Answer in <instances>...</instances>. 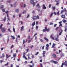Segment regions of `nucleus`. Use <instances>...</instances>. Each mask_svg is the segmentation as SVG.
<instances>
[{"label":"nucleus","mask_w":67,"mask_h":67,"mask_svg":"<svg viewBox=\"0 0 67 67\" xmlns=\"http://www.w3.org/2000/svg\"><path fill=\"white\" fill-rule=\"evenodd\" d=\"M32 19L33 21H35L36 20H38L40 19V17L38 15H37V16L35 15L32 17Z\"/></svg>","instance_id":"nucleus-1"},{"label":"nucleus","mask_w":67,"mask_h":67,"mask_svg":"<svg viewBox=\"0 0 67 67\" xmlns=\"http://www.w3.org/2000/svg\"><path fill=\"white\" fill-rule=\"evenodd\" d=\"M30 3L31 4H32L33 6L34 7L36 3L35 2H34V0H31L30 1Z\"/></svg>","instance_id":"nucleus-2"},{"label":"nucleus","mask_w":67,"mask_h":67,"mask_svg":"<svg viewBox=\"0 0 67 67\" xmlns=\"http://www.w3.org/2000/svg\"><path fill=\"white\" fill-rule=\"evenodd\" d=\"M1 29L3 33H4L5 32V30H6L5 28L2 27Z\"/></svg>","instance_id":"nucleus-3"},{"label":"nucleus","mask_w":67,"mask_h":67,"mask_svg":"<svg viewBox=\"0 0 67 67\" xmlns=\"http://www.w3.org/2000/svg\"><path fill=\"white\" fill-rule=\"evenodd\" d=\"M57 37H56V38H55V40H56V41H58V37H59V36H58V35H57Z\"/></svg>","instance_id":"nucleus-4"},{"label":"nucleus","mask_w":67,"mask_h":67,"mask_svg":"<svg viewBox=\"0 0 67 67\" xmlns=\"http://www.w3.org/2000/svg\"><path fill=\"white\" fill-rule=\"evenodd\" d=\"M62 21H60L59 23V26H60H60H62L63 25L62 24Z\"/></svg>","instance_id":"nucleus-5"},{"label":"nucleus","mask_w":67,"mask_h":67,"mask_svg":"<svg viewBox=\"0 0 67 67\" xmlns=\"http://www.w3.org/2000/svg\"><path fill=\"white\" fill-rule=\"evenodd\" d=\"M52 56L53 57L55 58H57L56 55V54H53L52 55Z\"/></svg>","instance_id":"nucleus-6"},{"label":"nucleus","mask_w":67,"mask_h":67,"mask_svg":"<svg viewBox=\"0 0 67 67\" xmlns=\"http://www.w3.org/2000/svg\"><path fill=\"white\" fill-rule=\"evenodd\" d=\"M52 63H54V64H57V63H58V62H57V61H55L53 60H52Z\"/></svg>","instance_id":"nucleus-7"},{"label":"nucleus","mask_w":67,"mask_h":67,"mask_svg":"<svg viewBox=\"0 0 67 67\" xmlns=\"http://www.w3.org/2000/svg\"><path fill=\"white\" fill-rule=\"evenodd\" d=\"M19 12V9H16L15 10V12L17 13H18Z\"/></svg>","instance_id":"nucleus-8"},{"label":"nucleus","mask_w":67,"mask_h":67,"mask_svg":"<svg viewBox=\"0 0 67 67\" xmlns=\"http://www.w3.org/2000/svg\"><path fill=\"white\" fill-rule=\"evenodd\" d=\"M61 17L62 18L64 19V18H65V15H61Z\"/></svg>","instance_id":"nucleus-9"},{"label":"nucleus","mask_w":67,"mask_h":67,"mask_svg":"<svg viewBox=\"0 0 67 67\" xmlns=\"http://www.w3.org/2000/svg\"><path fill=\"white\" fill-rule=\"evenodd\" d=\"M6 20V16H5L4 17V19L2 20V21H4V22H5V21Z\"/></svg>","instance_id":"nucleus-10"},{"label":"nucleus","mask_w":67,"mask_h":67,"mask_svg":"<svg viewBox=\"0 0 67 67\" xmlns=\"http://www.w3.org/2000/svg\"><path fill=\"white\" fill-rule=\"evenodd\" d=\"M60 56L61 57H63V56H64V54L62 53L60 55Z\"/></svg>","instance_id":"nucleus-11"},{"label":"nucleus","mask_w":67,"mask_h":67,"mask_svg":"<svg viewBox=\"0 0 67 67\" xmlns=\"http://www.w3.org/2000/svg\"><path fill=\"white\" fill-rule=\"evenodd\" d=\"M44 39L45 40V41H47V42H48V40L46 37H44Z\"/></svg>","instance_id":"nucleus-12"},{"label":"nucleus","mask_w":67,"mask_h":67,"mask_svg":"<svg viewBox=\"0 0 67 67\" xmlns=\"http://www.w3.org/2000/svg\"><path fill=\"white\" fill-rule=\"evenodd\" d=\"M62 21L63 23H66L67 22V21L64 19L62 20Z\"/></svg>","instance_id":"nucleus-13"},{"label":"nucleus","mask_w":67,"mask_h":67,"mask_svg":"<svg viewBox=\"0 0 67 67\" xmlns=\"http://www.w3.org/2000/svg\"><path fill=\"white\" fill-rule=\"evenodd\" d=\"M21 31H23V30H24V26H22L21 27Z\"/></svg>","instance_id":"nucleus-14"},{"label":"nucleus","mask_w":67,"mask_h":67,"mask_svg":"<svg viewBox=\"0 0 67 67\" xmlns=\"http://www.w3.org/2000/svg\"><path fill=\"white\" fill-rule=\"evenodd\" d=\"M52 8L53 10H55V6H54H54H52Z\"/></svg>","instance_id":"nucleus-15"},{"label":"nucleus","mask_w":67,"mask_h":67,"mask_svg":"<svg viewBox=\"0 0 67 67\" xmlns=\"http://www.w3.org/2000/svg\"><path fill=\"white\" fill-rule=\"evenodd\" d=\"M34 25H35V21H34V23H32V26H34Z\"/></svg>","instance_id":"nucleus-16"},{"label":"nucleus","mask_w":67,"mask_h":67,"mask_svg":"<svg viewBox=\"0 0 67 67\" xmlns=\"http://www.w3.org/2000/svg\"><path fill=\"white\" fill-rule=\"evenodd\" d=\"M43 9H46V7L45 6V5L44 4H43Z\"/></svg>","instance_id":"nucleus-17"},{"label":"nucleus","mask_w":67,"mask_h":67,"mask_svg":"<svg viewBox=\"0 0 67 67\" xmlns=\"http://www.w3.org/2000/svg\"><path fill=\"white\" fill-rule=\"evenodd\" d=\"M63 11L64 12H67V10L66 8H64Z\"/></svg>","instance_id":"nucleus-18"},{"label":"nucleus","mask_w":67,"mask_h":67,"mask_svg":"<svg viewBox=\"0 0 67 67\" xmlns=\"http://www.w3.org/2000/svg\"><path fill=\"white\" fill-rule=\"evenodd\" d=\"M16 54H13V57H16Z\"/></svg>","instance_id":"nucleus-19"},{"label":"nucleus","mask_w":67,"mask_h":67,"mask_svg":"<svg viewBox=\"0 0 67 67\" xmlns=\"http://www.w3.org/2000/svg\"><path fill=\"white\" fill-rule=\"evenodd\" d=\"M11 37H12L13 40H14V39H15V37L14 36H11Z\"/></svg>","instance_id":"nucleus-20"},{"label":"nucleus","mask_w":67,"mask_h":67,"mask_svg":"<svg viewBox=\"0 0 67 67\" xmlns=\"http://www.w3.org/2000/svg\"><path fill=\"white\" fill-rule=\"evenodd\" d=\"M4 8V7L3 6V5H2L1 6V9H3Z\"/></svg>","instance_id":"nucleus-21"},{"label":"nucleus","mask_w":67,"mask_h":67,"mask_svg":"<svg viewBox=\"0 0 67 67\" xmlns=\"http://www.w3.org/2000/svg\"><path fill=\"white\" fill-rule=\"evenodd\" d=\"M50 37L52 39H53H53H54V37H53V36H52V35H51L50 36Z\"/></svg>","instance_id":"nucleus-22"},{"label":"nucleus","mask_w":67,"mask_h":67,"mask_svg":"<svg viewBox=\"0 0 67 67\" xmlns=\"http://www.w3.org/2000/svg\"><path fill=\"white\" fill-rule=\"evenodd\" d=\"M16 3L15 2L14 4L13 5H14V7H16V6H15V5H16Z\"/></svg>","instance_id":"nucleus-23"},{"label":"nucleus","mask_w":67,"mask_h":67,"mask_svg":"<svg viewBox=\"0 0 67 67\" xmlns=\"http://www.w3.org/2000/svg\"><path fill=\"white\" fill-rule=\"evenodd\" d=\"M9 65V62H7V64L4 65V66H8Z\"/></svg>","instance_id":"nucleus-24"},{"label":"nucleus","mask_w":67,"mask_h":67,"mask_svg":"<svg viewBox=\"0 0 67 67\" xmlns=\"http://www.w3.org/2000/svg\"><path fill=\"white\" fill-rule=\"evenodd\" d=\"M26 12V11L24 10L23 11V14H25V13Z\"/></svg>","instance_id":"nucleus-25"},{"label":"nucleus","mask_w":67,"mask_h":67,"mask_svg":"<svg viewBox=\"0 0 67 67\" xmlns=\"http://www.w3.org/2000/svg\"><path fill=\"white\" fill-rule=\"evenodd\" d=\"M3 25V24H1V25H0V29H1L2 28Z\"/></svg>","instance_id":"nucleus-26"},{"label":"nucleus","mask_w":67,"mask_h":67,"mask_svg":"<svg viewBox=\"0 0 67 67\" xmlns=\"http://www.w3.org/2000/svg\"><path fill=\"white\" fill-rule=\"evenodd\" d=\"M55 45V44L54 43H53L52 46V48H54V47Z\"/></svg>","instance_id":"nucleus-27"},{"label":"nucleus","mask_w":67,"mask_h":67,"mask_svg":"<svg viewBox=\"0 0 67 67\" xmlns=\"http://www.w3.org/2000/svg\"><path fill=\"white\" fill-rule=\"evenodd\" d=\"M13 31L14 32V33H15V29L14 27L13 28Z\"/></svg>","instance_id":"nucleus-28"},{"label":"nucleus","mask_w":67,"mask_h":67,"mask_svg":"<svg viewBox=\"0 0 67 67\" xmlns=\"http://www.w3.org/2000/svg\"><path fill=\"white\" fill-rule=\"evenodd\" d=\"M30 38H31V37H30V36H28V40H30Z\"/></svg>","instance_id":"nucleus-29"},{"label":"nucleus","mask_w":67,"mask_h":67,"mask_svg":"<svg viewBox=\"0 0 67 67\" xmlns=\"http://www.w3.org/2000/svg\"><path fill=\"white\" fill-rule=\"evenodd\" d=\"M47 32H49L50 31V29H47L46 30Z\"/></svg>","instance_id":"nucleus-30"},{"label":"nucleus","mask_w":67,"mask_h":67,"mask_svg":"<svg viewBox=\"0 0 67 67\" xmlns=\"http://www.w3.org/2000/svg\"><path fill=\"white\" fill-rule=\"evenodd\" d=\"M51 5H51V4H49V5L48 7H49V8H51Z\"/></svg>","instance_id":"nucleus-31"},{"label":"nucleus","mask_w":67,"mask_h":67,"mask_svg":"<svg viewBox=\"0 0 67 67\" xmlns=\"http://www.w3.org/2000/svg\"><path fill=\"white\" fill-rule=\"evenodd\" d=\"M8 31L10 32H11V31L10 30V28H9L8 29Z\"/></svg>","instance_id":"nucleus-32"},{"label":"nucleus","mask_w":67,"mask_h":67,"mask_svg":"<svg viewBox=\"0 0 67 67\" xmlns=\"http://www.w3.org/2000/svg\"><path fill=\"white\" fill-rule=\"evenodd\" d=\"M38 6H40V4L38 3L36 5V7H37Z\"/></svg>","instance_id":"nucleus-33"},{"label":"nucleus","mask_w":67,"mask_h":67,"mask_svg":"<svg viewBox=\"0 0 67 67\" xmlns=\"http://www.w3.org/2000/svg\"><path fill=\"white\" fill-rule=\"evenodd\" d=\"M2 57L3 58V57H4V54H2Z\"/></svg>","instance_id":"nucleus-34"},{"label":"nucleus","mask_w":67,"mask_h":67,"mask_svg":"<svg viewBox=\"0 0 67 67\" xmlns=\"http://www.w3.org/2000/svg\"><path fill=\"white\" fill-rule=\"evenodd\" d=\"M58 29H59V27H56L55 28V30H56V31H57V30H58Z\"/></svg>","instance_id":"nucleus-35"},{"label":"nucleus","mask_w":67,"mask_h":67,"mask_svg":"<svg viewBox=\"0 0 67 67\" xmlns=\"http://www.w3.org/2000/svg\"><path fill=\"white\" fill-rule=\"evenodd\" d=\"M53 13H52L50 15V16H53Z\"/></svg>","instance_id":"nucleus-36"},{"label":"nucleus","mask_w":67,"mask_h":67,"mask_svg":"<svg viewBox=\"0 0 67 67\" xmlns=\"http://www.w3.org/2000/svg\"><path fill=\"white\" fill-rule=\"evenodd\" d=\"M25 43V40L24 39L23 40V44H24Z\"/></svg>","instance_id":"nucleus-37"},{"label":"nucleus","mask_w":67,"mask_h":67,"mask_svg":"<svg viewBox=\"0 0 67 67\" xmlns=\"http://www.w3.org/2000/svg\"><path fill=\"white\" fill-rule=\"evenodd\" d=\"M13 48V45H12L11 46L10 49H12V48Z\"/></svg>","instance_id":"nucleus-38"},{"label":"nucleus","mask_w":67,"mask_h":67,"mask_svg":"<svg viewBox=\"0 0 67 67\" xmlns=\"http://www.w3.org/2000/svg\"><path fill=\"white\" fill-rule=\"evenodd\" d=\"M2 11L3 12H5V9H2Z\"/></svg>","instance_id":"nucleus-39"},{"label":"nucleus","mask_w":67,"mask_h":67,"mask_svg":"<svg viewBox=\"0 0 67 67\" xmlns=\"http://www.w3.org/2000/svg\"><path fill=\"white\" fill-rule=\"evenodd\" d=\"M29 16H30V15L29 14H28L27 17V18H29Z\"/></svg>","instance_id":"nucleus-40"},{"label":"nucleus","mask_w":67,"mask_h":67,"mask_svg":"<svg viewBox=\"0 0 67 67\" xmlns=\"http://www.w3.org/2000/svg\"><path fill=\"white\" fill-rule=\"evenodd\" d=\"M63 32V30H61L59 31V32L60 33H62Z\"/></svg>","instance_id":"nucleus-41"},{"label":"nucleus","mask_w":67,"mask_h":67,"mask_svg":"<svg viewBox=\"0 0 67 67\" xmlns=\"http://www.w3.org/2000/svg\"><path fill=\"white\" fill-rule=\"evenodd\" d=\"M53 23H50L49 25H53Z\"/></svg>","instance_id":"nucleus-42"},{"label":"nucleus","mask_w":67,"mask_h":67,"mask_svg":"<svg viewBox=\"0 0 67 67\" xmlns=\"http://www.w3.org/2000/svg\"><path fill=\"white\" fill-rule=\"evenodd\" d=\"M45 53H46V52H45V51H43V54H45Z\"/></svg>","instance_id":"nucleus-43"},{"label":"nucleus","mask_w":67,"mask_h":67,"mask_svg":"<svg viewBox=\"0 0 67 67\" xmlns=\"http://www.w3.org/2000/svg\"><path fill=\"white\" fill-rule=\"evenodd\" d=\"M67 31V28H65L64 31L65 32H66V31Z\"/></svg>","instance_id":"nucleus-44"},{"label":"nucleus","mask_w":67,"mask_h":67,"mask_svg":"<svg viewBox=\"0 0 67 67\" xmlns=\"http://www.w3.org/2000/svg\"><path fill=\"white\" fill-rule=\"evenodd\" d=\"M37 33L35 34L33 36V37H34L35 36H36V35H37Z\"/></svg>","instance_id":"nucleus-45"},{"label":"nucleus","mask_w":67,"mask_h":67,"mask_svg":"<svg viewBox=\"0 0 67 67\" xmlns=\"http://www.w3.org/2000/svg\"><path fill=\"white\" fill-rule=\"evenodd\" d=\"M40 65L41 66H40V67H43V65H42V63L40 64Z\"/></svg>","instance_id":"nucleus-46"},{"label":"nucleus","mask_w":67,"mask_h":67,"mask_svg":"<svg viewBox=\"0 0 67 67\" xmlns=\"http://www.w3.org/2000/svg\"><path fill=\"white\" fill-rule=\"evenodd\" d=\"M39 53H38V52H37V53L35 54L36 55H37V54H38Z\"/></svg>","instance_id":"nucleus-47"},{"label":"nucleus","mask_w":67,"mask_h":67,"mask_svg":"<svg viewBox=\"0 0 67 67\" xmlns=\"http://www.w3.org/2000/svg\"><path fill=\"white\" fill-rule=\"evenodd\" d=\"M0 63H3V61L2 60H0Z\"/></svg>","instance_id":"nucleus-48"},{"label":"nucleus","mask_w":67,"mask_h":67,"mask_svg":"<svg viewBox=\"0 0 67 67\" xmlns=\"http://www.w3.org/2000/svg\"><path fill=\"white\" fill-rule=\"evenodd\" d=\"M36 29H37L38 28V27L37 26H36Z\"/></svg>","instance_id":"nucleus-49"},{"label":"nucleus","mask_w":67,"mask_h":67,"mask_svg":"<svg viewBox=\"0 0 67 67\" xmlns=\"http://www.w3.org/2000/svg\"><path fill=\"white\" fill-rule=\"evenodd\" d=\"M21 14H19V17L20 18L21 17Z\"/></svg>","instance_id":"nucleus-50"},{"label":"nucleus","mask_w":67,"mask_h":67,"mask_svg":"<svg viewBox=\"0 0 67 67\" xmlns=\"http://www.w3.org/2000/svg\"><path fill=\"white\" fill-rule=\"evenodd\" d=\"M7 19H8V20H7V21H8V20L9 21H10V19L9 18H8Z\"/></svg>","instance_id":"nucleus-51"},{"label":"nucleus","mask_w":67,"mask_h":67,"mask_svg":"<svg viewBox=\"0 0 67 67\" xmlns=\"http://www.w3.org/2000/svg\"><path fill=\"white\" fill-rule=\"evenodd\" d=\"M64 12L63 10L60 13L61 14H62V13H63Z\"/></svg>","instance_id":"nucleus-52"},{"label":"nucleus","mask_w":67,"mask_h":67,"mask_svg":"<svg viewBox=\"0 0 67 67\" xmlns=\"http://www.w3.org/2000/svg\"><path fill=\"white\" fill-rule=\"evenodd\" d=\"M46 49L47 50V51H48V47H46Z\"/></svg>","instance_id":"nucleus-53"},{"label":"nucleus","mask_w":67,"mask_h":67,"mask_svg":"<svg viewBox=\"0 0 67 67\" xmlns=\"http://www.w3.org/2000/svg\"><path fill=\"white\" fill-rule=\"evenodd\" d=\"M23 57L24 58H25V53H24V54H23Z\"/></svg>","instance_id":"nucleus-54"},{"label":"nucleus","mask_w":67,"mask_h":67,"mask_svg":"<svg viewBox=\"0 0 67 67\" xmlns=\"http://www.w3.org/2000/svg\"><path fill=\"white\" fill-rule=\"evenodd\" d=\"M46 46L47 47H48L49 46V45L48 44H47Z\"/></svg>","instance_id":"nucleus-55"},{"label":"nucleus","mask_w":67,"mask_h":67,"mask_svg":"<svg viewBox=\"0 0 67 67\" xmlns=\"http://www.w3.org/2000/svg\"><path fill=\"white\" fill-rule=\"evenodd\" d=\"M29 48H28L27 49H26L27 52H28L29 51Z\"/></svg>","instance_id":"nucleus-56"},{"label":"nucleus","mask_w":67,"mask_h":67,"mask_svg":"<svg viewBox=\"0 0 67 67\" xmlns=\"http://www.w3.org/2000/svg\"><path fill=\"white\" fill-rule=\"evenodd\" d=\"M13 64H12L10 65V67H13Z\"/></svg>","instance_id":"nucleus-57"},{"label":"nucleus","mask_w":67,"mask_h":67,"mask_svg":"<svg viewBox=\"0 0 67 67\" xmlns=\"http://www.w3.org/2000/svg\"><path fill=\"white\" fill-rule=\"evenodd\" d=\"M40 41L41 42H43V40H42V39H41L40 40Z\"/></svg>","instance_id":"nucleus-58"},{"label":"nucleus","mask_w":67,"mask_h":67,"mask_svg":"<svg viewBox=\"0 0 67 67\" xmlns=\"http://www.w3.org/2000/svg\"><path fill=\"white\" fill-rule=\"evenodd\" d=\"M56 25H57V24H55L54 25V27H56Z\"/></svg>","instance_id":"nucleus-59"},{"label":"nucleus","mask_w":67,"mask_h":67,"mask_svg":"<svg viewBox=\"0 0 67 67\" xmlns=\"http://www.w3.org/2000/svg\"><path fill=\"white\" fill-rule=\"evenodd\" d=\"M9 12V11H5V13L7 14V13H8Z\"/></svg>","instance_id":"nucleus-60"},{"label":"nucleus","mask_w":67,"mask_h":67,"mask_svg":"<svg viewBox=\"0 0 67 67\" xmlns=\"http://www.w3.org/2000/svg\"><path fill=\"white\" fill-rule=\"evenodd\" d=\"M41 15H42V13H40L39 14V16H41Z\"/></svg>","instance_id":"nucleus-61"},{"label":"nucleus","mask_w":67,"mask_h":67,"mask_svg":"<svg viewBox=\"0 0 67 67\" xmlns=\"http://www.w3.org/2000/svg\"><path fill=\"white\" fill-rule=\"evenodd\" d=\"M43 32H45L46 31V30L45 29H44L43 30Z\"/></svg>","instance_id":"nucleus-62"},{"label":"nucleus","mask_w":67,"mask_h":67,"mask_svg":"<svg viewBox=\"0 0 67 67\" xmlns=\"http://www.w3.org/2000/svg\"><path fill=\"white\" fill-rule=\"evenodd\" d=\"M54 14H55V15H56L57 14L55 12H54Z\"/></svg>","instance_id":"nucleus-63"},{"label":"nucleus","mask_w":67,"mask_h":67,"mask_svg":"<svg viewBox=\"0 0 67 67\" xmlns=\"http://www.w3.org/2000/svg\"><path fill=\"white\" fill-rule=\"evenodd\" d=\"M31 40H29L28 41V43H30V42H31Z\"/></svg>","instance_id":"nucleus-64"}]
</instances>
